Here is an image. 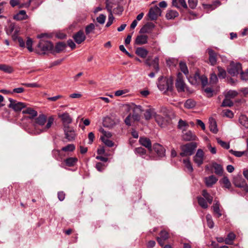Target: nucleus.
I'll list each match as a JSON object with an SVG mask.
<instances>
[{
  "label": "nucleus",
  "instance_id": "nucleus-1",
  "mask_svg": "<svg viewBox=\"0 0 248 248\" xmlns=\"http://www.w3.org/2000/svg\"><path fill=\"white\" fill-rule=\"evenodd\" d=\"M54 118L46 116L44 114H39L32 120L33 128L29 130V133L33 135H39L47 132L54 123Z\"/></svg>",
  "mask_w": 248,
  "mask_h": 248
},
{
  "label": "nucleus",
  "instance_id": "nucleus-2",
  "mask_svg": "<svg viewBox=\"0 0 248 248\" xmlns=\"http://www.w3.org/2000/svg\"><path fill=\"white\" fill-rule=\"evenodd\" d=\"M197 147V144L196 142H191L182 145L180 148L182 151L180 155L183 157L192 155Z\"/></svg>",
  "mask_w": 248,
  "mask_h": 248
},
{
  "label": "nucleus",
  "instance_id": "nucleus-3",
  "mask_svg": "<svg viewBox=\"0 0 248 248\" xmlns=\"http://www.w3.org/2000/svg\"><path fill=\"white\" fill-rule=\"evenodd\" d=\"M172 83V81L164 77H160L158 79L157 86L158 89L165 93L169 90H171Z\"/></svg>",
  "mask_w": 248,
  "mask_h": 248
},
{
  "label": "nucleus",
  "instance_id": "nucleus-4",
  "mask_svg": "<svg viewBox=\"0 0 248 248\" xmlns=\"http://www.w3.org/2000/svg\"><path fill=\"white\" fill-rule=\"evenodd\" d=\"M152 150L153 152L151 154L149 153V158H146V159H156V156L154 155V153H156L159 157H163L165 155L164 148L158 143H155L153 145Z\"/></svg>",
  "mask_w": 248,
  "mask_h": 248
},
{
  "label": "nucleus",
  "instance_id": "nucleus-5",
  "mask_svg": "<svg viewBox=\"0 0 248 248\" xmlns=\"http://www.w3.org/2000/svg\"><path fill=\"white\" fill-rule=\"evenodd\" d=\"M38 48L40 50L39 52L40 54H45L47 51L53 53L54 46L51 42L42 40L38 45Z\"/></svg>",
  "mask_w": 248,
  "mask_h": 248
},
{
  "label": "nucleus",
  "instance_id": "nucleus-6",
  "mask_svg": "<svg viewBox=\"0 0 248 248\" xmlns=\"http://www.w3.org/2000/svg\"><path fill=\"white\" fill-rule=\"evenodd\" d=\"M232 183L237 187H243L244 190L248 192V186L241 175H237L233 177Z\"/></svg>",
  "mask_w": 248,
  "mask_h": 248
},
{
  "label": "nucleus",
  "instance_id": "nucleus-7",
  "mask_svg": "<svg viewBox=\"0 0 248 248\" xmlns=\"http://www.w3.org/2000/svg\"><path fill=\"white\" fill-rule=\"evenodd\" d=\"M176 88L179 92L188 91L186 84L183 79V75L181 73H178L175 83Z\"/></svg>",
  "mask_w": 248,
  "mask_h": 248
},
{
  "label": "nucleus",
  "instance_id": "nucleus-8",
  "mask_svg": "<svg viewBox=\"0 0 248 248\" xmlns=\"http://www.w3.org/2000/svg\"><path fill=\"white\" fill-rule=\"evenodd\" d=\"M242 70V66L240 63L231 62L228 72L232 76H235L240 73Z\"/></svg>",
  "mask_w": 248,
  "mask_h": 248
},
{
  "label": "nucleus",
  "instance_id": "nucleus-9",
  "mask_svg": "<svg viewBox=\"0 0 248 248\" xmlns=\"http://www.w3.org/2000/svg\"><path fill=\"white\" fill-rule=\"evenodd\" d=\"M10 104L8 106L9 108H12L15 111H20L23 108L26 107L25 104L18 102L11 98H9Z\"/></svg>",
  "mask_w": 248,
  "mask_h": 248
},
{
  "label": "nucleus",
  "instance_id": "nucleus-10",
  "mask_svg": "<svg viewBox=\"0 0 248 248\" xmlns=\"http://www.w3.org/2000/svg\"><path fill=\"white\" fill-rule=\"evenodd\" d=\"M63 130L65 135V138L69 141H72L75 140L76 134L73 128L69 125H65L63 127Z\"/></svg>",
  "mask_w": 248,
  "mask_h": 248
},
{
  "label": "nucleus",
  "instance_id": "nucleus-11",
  "mask_svg": "<svg viewBox=\"0 0 248 248\" xmlns=\"http://www.w3.org/2000/svg\"><path fill=\"white\" fill-rule=\"evenodd\" d=\"M161 11L159 7L155 6L150 9L148 16L151 20H155L161 16Z\"/></svg>",
  "mask_w": 248,
  "mask_h": 248
},
{
  "label": "nucleus",
  "instance_id": "nucleus-12",
  "mask_svg": "<svg viewBox=\"0 0 248 248\" xmlns=\"http://www.w3.org/2000/svg\"><path fill=\"white\" fill-rule=\"evenodd\" d=\"M204 157L203 151L202 150L199 149L193 157V160L198 166H200L203 163Z\"/></svg>",
  "mask_w": 248,
  "mask_h": 248
},
{
  "label": "nucleus",
  "instance_id": "nucleus-13",
  "mask_svg": "<svg viewBox=\"0 0 248 248\" xmlns=\"http://www.w3.org/2000/svg\"><path fill=\"white\" fill-rule=\"evenodd\" d=\"M139 142L141 145L147 148L149 153L151 154L152 153V143L149 139L145 137H140Z\"/></svg>",
  "mask_w": 248,
  "mask_h": 248
},
{
  "label": "nucleus",
  "instance_id": "nucleus-14",
  "mask_svg": "<svg viewBox=\"0 0 248 248\" xmlns=\"http://www.w3.org/2000/svg\"><path fill=\"white\" fill-rule=\"evenodd\" d=\"M119 122L120 121L118 119H112L110 117H108L104 120V125L106 127L111 128L119 124Z\"/></svg>",
  "mask_w": 248,
  "mask_h": 248
},
{
  "label": "nucleus",
  "instance_id": "nucleus-15",
  "mask_svg": "<svg viewBox=\"0 0 248 248\" xmlns=\"http://www.w3.org/2000/svg\"><path fill=\"white\" fill-rule=\"evenodd\" d=\"M182 139L185 141L196 140L197 137L191 131H186L182 132Z\"/></svg>",
  "mask_w": 248,
  "mask_h": 248
},
{
  "label": "nucleus",
  "instance_id": "nucleus-16",
  "mask_svg": "<svg viewBox=\"0 0 248 248\" xmlns=\"http://www.w3.org/2000/svg\"><path fill=\"white\" fill-rule=\"evenodd\" d=\"M59 117L61 119L63 126L68 125L72 122V118L71 117L69 114L66 112L59 114Z\"/></svg>",
  "mask_w": 248,
  "mask_h": 248
},
{
  "label": "nucleus",
  "instance_id": "nucleus-17",
  "mask_svg": "<svg viewBox=\"0 0 248 248\" xmlns=\"http://www.w3.org/2000/svg\"><path fill=\"white\" fill-rule=\"evenodd\" d=\"M209 55V62L211 65H215L217 63V53L211 48H208L206 50Z\"/></svg>",
  "mask_w": 248,
  "mask_h": 248
},
{
  "label": "nucleus",
  "instance_id": "nucleus-18",
  "mask_svg": "<svg viewBox=\"0 0 248 248\" xmlns=\"http://www.w3.org/2000/svg\"><path fill=\"white\" fill-rule=\"evenodd\" d=\"M159 59L158 57H155L151 62L150 59L148 58L146 60L145 63L149 66H153L154 69L157 72L159 71Z\"/></svg>",
  "mask_w": 248,
  "mask_h": 248
},
{
  "label": "nucleus",
  "instance_id": "nucleus-19",
  "mask_svg": "<svg viewBox=\"0 0 248 248\" xmlns=\"http://www.w3.org/2000/svg\"><path fill=\"white\" fill-rule=\"evenodd\" d=\"M74 39L77 44H80L85 40L86 36L83 31L80 30L74 35Z\"/></svg>",
  "mask_w": 248,
  "mask_h": 248
},
{
  "label": "nucleus",
  "instance_id": "nucleus-20",
  "mask_svg": "<svg viewBox=\"0 0 248 248\" xmlns=\"http://www.w3.org/2000/svg\"><path fill=\"white\" fill-rule=\"evenodd\" d=\"M148 37L146 35H139L137 36L135 43L138 45L146 44L148 42Z\"/></svg>",
  "mask_w": 248,
  "mask_h": 248
},
{
  "label": "nucleus",
  "instance_id": "nucleus-21",
  "mask_svg": "<svg viewBox=\"0 0 248 248\" xmlns=\"http://www.w3.org/2000/svg\"><path fill=\"white\" fill-rule=\"evenodd\" d=\"M168 238V233L165 231H162L160 233V237H157V241L161 246L164 244V241Z\"/></svg>",
  "mask_w": 248,
  "mask_h": 248
},
{
  "label": "nucleus",
  "instance_id": "nucleus-22",
  "mask_svg": "<svg viewBox=\"0 0 248 248\" xmlns=\"http://www.w3.org/2000/svg\"><path fill=\"white\" fill-rule=\"evenodd\" d=\"M217 178L214 175H211L206 177L204 179L205 184L208 187H211L213 185L216 183Z\"/></svg>",
  "mask_w": 248,
  "mask_h": 248
},
{
  "label": "nucleus",
  "instance_id": "nucleus-23",
  "mask_svg": "<svg viewBox=\"0 0 248 248\" xmlns=\"http://www.w3.org/2000/svg\"><path fill=\"white\" fill-rule=\"evenodd\" d=\"M155 25L152 23H148L144 25L140 31V33H149L154 29Z\"/></svg>",
  "mask_w": 248,
  "mask_h": 248
},
{
  "label": "nucleus",
  "instance_id": "nucleus-24",
  "mask_svg": "<svg viewBox=\"0 0 248 248\" xmlns=\"http://www.w3.org/2000/svg\"><path fill=\"white\" fill-rule=\"evenodd\" d=\"M23 114H28L30 115L29 119H32L37 116V112L31 108H27L22 111Z\"/></svg>",
  "mask_w": 248,
  "mask_h": 248
},
{
  "label": "nucleus",
  "instance_id": "nucleus-25",
  "mask_svg": "<svg viewBox=\"0 0 248 248\" xmlns=\"http://www.w3.org/2000/svg\"><path fill=\"white\" fill-rule=\"evenodd\" d=\"M172 4L173 6L178 8L183 7L186 9L187 8L186 0H172Z\"/></svg>",
  "mask_w": 248,
  "mask_h": 248
},
{
  "label": "nucleus",
  "instance_id": "nucleus-26",
  "mask_svg": "<svg viewBox=\"0 0 248 248\" xmlns=\"http://www.w3.org/2000/svg\"><path fill=\"white\" fill-rule=\"evenodd\" d=\"M156 112L154 108H150L146 110L144 113V118L146 120H149L152 118L155 117Z\"/></svg>",
  "mask_w": 248,
  "mask_h": 248
},
{
  "label": "nucleus",
  "instance_id": "nucleus-27",
  "mask_svg": "<svg viewBox=\"0 0 248 248\" xmlns=\"http://www.w3.org/2000/svg\"><path fill=\"white\" fill-rule=\"evenodd\" d=\"M98 25L97 24H94V23H90L88 25L85 29V31L86 34L88 35L91 33H93L94 32V30L95 29V27H97Z\"/></svg>",
  "mask_w": 248,
  "mask_h": 248
},
{
  "label": "nucleus",
  "instance_id": "nucleus-28",
  "mask_svg": "<svg viewBox=\"0 0 248 248\" xmlns=\"http://www.w3.org/2000/svg\"><path fill=\"white\" fill-rule=\"evenodd\" d=\"M27 15L25 10H21L14 16V18L16 20H22L27 18Z\"/></svg>",
  "mask_w": 248,
  "mask_h": 248
},
{
  "label": "nucleus",
  "instance_id": "nucleus-29",
  "mask_svg": "<svg viewBox=\"0 0 248 248\" xmlns=\"http://www.w3.org/2000/svg\"><path fill=\"white\" fill-rule=\"evenodd\" d=\"M148 53V51L143 47H138L136 50V54L142 58H145L147 56Z\"/></svg>",
  "mask_w": 248,
  "mask_h": 248
},
{
  "label": "nucleus",
  "instance_id": "nucleus-30",
  "mask_svg": "<svg viewBox=\"0 0 248 248\" xmlns=\"http://www.w3.org/2000/svg\"><path fill=\"white\" fill-rule=\"evenodd\" d=\"M240 124L246 128H248V118L245 115H241L239 118Z\"/></svg>",
  "mask_w": 248,
  "mask_h": 248
},
{
  "label": "nucleus",
  "instance_id": "nucleus-31",
  "mask_svg": "<svg viewBox=\"0 0 248 248\" xmlns=\"http://www.w3.org/2000/svg\"><path fill=\"white\" fill-rule=\"evenodd\" d=\"M235 237L236 236L233 232H231L229 233V234L227 235V237L225 239V243L227 245L232 244L233 241L235 238Z\"/></svg>",
  "mask_w": 248,
  "mask_h": 248
},
{
  "label": "nucleus",
  "instance_id": "nucleus-32",
  "mask_svg": "<svg viewBox=\"0 0 248 248\" xmlns=\"http://www.w3.org/2000/svg\"><path fill=\"white\" fill-rule=\"evenodd\" d=\"M215 202H216L213 206L214 213L217 216V217H219L222 215L219 209V203L218 201H215Z\"/></svg>",
  "mask_w": 248,
  "mask_h": 248
},
{
  "label": "nucleus",
  "instance_id": "nucleus-33",
  "mask_svg": "<svg viewBox=\"0 0 248 248\" xmlns=\"http://www.w3.org/2000/svg\"><path fill=\"white\" fill-rule=\"evenodd\" d=\"M178 127L179 129L182 130V132L186 131L189 127V124L185 121L180 119L179 121Z\"/></svg>",
  "mask_w": 248,
  "mask_h": 248
},
{
  "label": "nucleus",
  "instance_id": "nucleus-34",
  "mask_svg": "<svg viewBox=\"0 0 248 248\" xmlns=\"http://www.w3.org/2000/svg\"><path fill=\"white\" fill-rule=\"evenodd\" d=\"M154 118L156 122L161 127H164L165 125V121L164 118L161 116L160 115L157 114L156 113Z\"/></svg>",
  "mask_w": 248,
  "mask_h": 248
},
{
  "label": "nucleus",
  "instance_id": "nucleus-35",
  "mask_svg": "<svg viewBox=\"0 0 248 248\" xmlns=\"http://www.w3.org/2000/svg\"><path fill=\"white\" fill-rule=\"evenodd\" d=\"M209 129L214 133H217L218 132L216 122L213 119L210 120Z\"/></svg>",
  "mask_w": 248,
  "mask_h": 248
},
{
  "label": "nucleus",
  "instance_id": "nucleus-36",
  "mask_svg": "<svg viewBox=\"0 0 248 248\" xmlns=\"http://www.w3.org/2000/svg\"><path fill=\"white\" fill-rule=\"evenodd\" d=\"M66 47V45L64 43L60 42L56 44L55 49H53V53H59L63 50Z\"/></svg>",
  "mask_w": 248,
  "mask_h": 248
},
{
  "label": "nucleus",
  "instance_id": "nucleus-37",
  "mask_svg": "<svg viewBox=\"0 0 248 248\" xmlns=\"http://www.w3.org/2000/svg\"><path fill=\"white\" fill-rule=\"evenodd\" d=\"M178 13L175 10H168L166 13V17L168 19H172L177 17Z\"/></svg>",
  "mask_w": 248,
  "mask_h": 248
},
{
  "label": "nucleus",
  "instance_id": "nucleus-38",
  "mask_svg": "<svg viewBox=\"0 0 248 248\" xmlns=\"http://www.w3.org/2000/svg\"><path fill=\"white\" fill-rule=\"evenodd\" d=\"M77 157H69L65 160V164L69 167L74 166L78 162Z\"/></svg>",
  "mask_w": 248,
  "mask_h": 248
},
{
  "label": "nucleus",
  "instance_id": "nucleus-39",
  "mask_svg": "<svg viewBox=\"0 0 248 248\" xmlns=\"http://www.w3.org/2000/svg\"><path fill=\"white\" fill-rule=\"evenodd\" d=\"M0 70L7 73H11L13 72V68L8 65L0 64Z\"/></svg>",
  "mask_w": 248,
  "mask_h": 248
},
{
  "label": "nucleus",
  "instance_id": "nucleus-40",
  "mask_svg": "<svg viewBox=\"0 0 248 248\" xmlns=\"http://www.w3.org/2000/svg\"><path fill=\"white\" fill-rule=\"evenodd\" d=\"M213 167L215 170L216 174L218 175H221L222 174L223 168L220 165L215 163L213 164Z\"/></svg>",
  "mask_w": 248,
  "mask_h": 248
},
{
  "label": "nucleus",
  "instance_id": "nucleus-41",
  "mask_svg": "<svg viewBox=\"0 0 248 248\" xmlns=\"http://www.w3.org/2000/svg\"><path fill=\"white\" fill-rule=\"evenodd\" d=\"M135 152L137 154H139L140 155L143 156L144 158H149V155H145L146 151L142 147H138L135 149Z\"/></svg>",
  "mask_w": 248,
  "mask_h": 248
},
{
  "label": "nucleus",
  "instance_id": "nucleus-42",
  "mask_svg": "<svg viewBox=\"0 0 248 248\" xmlns=\"http://www.w3.org/2000/svg\"><path fill=\"white\" fill-rule=\"evenodd\" d=\"M202 195L207 201L209 204H211L212 202L213 198L206 190H202Z\"/></svg>",
  "mask_w": 248,
  "mask_h": 248
},
{
  "label": "nucleus",
  "instance_id": "nucleus-43",
  "mask_svg": "<svg viewBox=\"0 0 248 248\" xmlns=\"http://www.w3.org/2000/svg\"><path fill=\"white\" fill-rule=\"evenodd\" d=\"M100 139L106 146L109 147H111L114 146V142L106 137H101Z\"/></svg>",
  "mask_w": 248,
  "mask_h": 248
},
{
  "label": "nucleus",
  "instance_id": "nucleus-44",
  "mask_svg": "<svg viewBox=\"0 0 248 248\" xmlns=\"http://www.w3.org/2000/svg\"><path fill=\"white\" fill-rule=\"evenodd\" d=\"M196 105V102L192 99H188L185 103V107L187 108H192Z\"/></svg>",
  "mask_w": 248,
  "mask_h": 248
},
{
  "label": "nucleus",
  "instance_id": "nucleus-45",
  "mask_svg": "<svg viewBox=\"0 0 248 248\" xmlns=\"http://www.w3.org/2000/svg\"><path fill=\"white\" fill-rule=\"evenodd\" d=\"M233 105V102L231 100L230 98L225 96V99L222 103V107H231Z\"/></svg>",
  "mask_w": 248,
  "mask_h": 248
},
{
  "label": "nucleus",
  "instance_id": "nucleus-46",
  "mask_svg": "<svg viewBox=\"0 0 248 248\" xmlns=\"http://www.w3.org/2000/svg\"><path fill=\"white\" fill-rule=\"evenodd\" d=\"M206 221L208 226L210 228H213L214 226V223L212 219V217L210 214H207L206 216Z\"/></svg>",
  "mask_w": 248,
  "mask_h": 248
},
{
  "label": "nucleus",
  "instance_id": "nucleus-47",
  "mask_svg": "<svg viewBox=\"0 0 248 248\" xmlns=\"http://www.w3.org/2000/svg\"><path fill=\"white\" fill-rule=\"evenodd\" d=\"M180 68L182 72H183L186 75L188 73V70L186 63L184 62H180L179 63Z\"/></svg>",
  "mask_w": 248,
  "mask_h": 248
},
{
  "label": "nucleus",
  "instance_id": "nucleus-48",
  "mask_svg": "<svg viewBox=\"0 0 248 248\" xmlns=\"http://www.w3.org/2000/svg\"><path fill=\"white\" fill-rule=\"evenodd\" d=\"M217 142L223 148L226 149H228L230 148V144L229 143L223 141L219 138L216 139Z\"/></svg>",
  "mask_w": 248,
  "mask_h": 248
},
{
  "label": "nucleus",
  "instance_id": "nucleus-49",
  "mask_svg": "<svg viewBox=\"0 0 248 248\" xmlns=\"http://www.w3.org/2000/svg\"><path fill=\"white\" fill-rule=\"evenodd\" d=\"M198 201L199 205L203 208L206 209L208 207V204L204 198H198Z\"/></svg>",
  "mask_w": 248,
  "mask_h": 248
},
{
  "label": "nucleus",
  "instance_id": "nucleus-50",
  "mask_svg": "<svg viewBox=\"0 0 248 248\" xmlns=\"http://www.w3.org/2000/svg\"><path fill=\"white\" fill-rule=\"evenodd\" d=\"M75 149V146L73 144H70L62 148V151L64 152H72Z\"/></svg>",
  "mask_w": 248,
  "mask_h": 248
},
{
  "label": "nucleus",
  "instance_id": "nucleus-51",
  "mask_svg": "<svg viewBox=\"0 0 248 248\" xmlns=\"http://www.w3.org/2000/svg\"><path fill=\"white\" fill-rule=\"evenodd\" d=\"M221 182L224 184V186L226 188L229 189L231 187V184L229 179L227 177H223V178L221 180Z\"/></svg>",
  "mask_w": 248,
  "mask_h": 248
},
{
  "label": "nucleus",
  "instance_id": "nucleus-52",
  "mask_svg": "<svg viewBox=\"0 0 248 248\" xmlns=\"http://www.w3.org/2000/svg\"><path fill=\"white\" fill-rule=\"evenodd\" d=\"M106 19V16L105 15L100 14L98 17H97L96 21L98 23L103 25L105 23Z\"/></svg>",
  "mask_w": 248,
  "mask_h": 248
},
{
  "label": "nucleus",
  "instance_id": "nucleus-53",
  "mask_svg": "<svg viewBox=\"0 0 248 248\" xmlns=\"http://www.w3.org/2000/svg\"><path fill=\"white\" fill-rule=\"evenodd\" d=\"M183 162L187 170L189 172H192L193 171V167L189 159H184Z\"/></svg>",
  "mask_w": 248,
  "mask_h": 248
},
{
  "label": "nucleus",
  "instance_id": "nucleus-54",
  "mask_svg": "<svg viewBox=\"0 0 248 248\" xmlns=\"http://www.w3.org/2000/svg\"><path fill=\"white\" fill-rule=\"evenodd\" d=\"M52 154L53 156L57 160H61L62 159V157L61 156V151L58 150H54L52 151Z\"/></svg>",
  "mask_w": 248,
  "mask_h": 248
},
{
  "label": "nucleus",
  "instance_id": "nucleus-55",
  "mask_svg": "<svg viewBox=\"0 0 248 248\" xmlns=\"http://www.w3.org/2000/svg\"><path fill=\"white\" fill-rule=\"evenodd\" d=\"M218 71V76L219 78H224L226 77V71L220 67H217Z\"/></svg>",
  "mask_w": 248,
  "mask_h": 248
},
{
  "label": "nucleus",
  "instance_id": "nucleus-56",
  "mask_svg": "<svg viewBox=\"0 0 248 248\" xmlns=\"http://www.w3.org/2000/svg\"><path fill=\"white\" fill-rule=\"evenodd\" d=\"M237 94H238V93L236 91H233V90H230L227 93L225 96H226L227 97H228L229 98H231L235 97V96H236L237 95Z\"/></svg>",
  "mask_w": 248,
  "mask_h": 248
},
{
  "label": "nucleus",
  "instance_id": "nucleus-57",
  "mask_svg": "<svg viewBox=\"0 0 248 248\" xmlns=\"http://www.w3.org/2000/svg\"><path fill=\"white\" fill-rule=\"evenodd\" d=\"M218 81L217 76L215 73L211 74L210 78V83L211 84H216Z\"/></svg>",
  "mask_w": 248,
  "mask_h": 248
},
{
  "label": "nucleus",
  "instance_id": "nucleus-58",
  "mask_svg": "<svg viewBox=\"0 0 248 248\" xmlns=\"http://www.w3.org/2000/svg\"><path fill=\"white\" fill-rule=\"evenodd\" d=\"M223 115L227 117L232 118L233 117V113L229 109H225L222 111Z\"/></svg>",
  "mask_w": 248,
  "mask_h": 248
},
{
  "label": "nucleus",
  "instance_id": "nucleus-59",
  "mask_svg": "<svg viewBox=\"0 0 248 248\" xmlns=\"http://www.w3.org/2000/svg\"><path fill=\"white\" fill-rule=\"evenodd\" d=\"M198 3L197 0H188V4L189 7L191 9H194L196 7Z\"/></svg>",
  "mask_w": 248,
  "mask_h": 248
},
{
  "label": "nucleus",
  "instance_id": "nucleus-60",
  "mask_svg": "<svg viewBox=\"0 0 248 248\" xmlns=\"http://www.w3.org/2000/svg\"><path fill=\"white\" fill-rule=\"evenodd\" d=\"M114 19V17L113 16V14H109L108 17V21L106 25V27H109V26H110L111 24L113 23Z\"/></svg>",
  "mask_w": 248,
  "mask_h": 248
},
{
  "label": "nucleus",
  "instance_id": "nucleus-61",
  "mask_svg": "<svg viewBox=\"0 0 248 248\" xmlns=\"http://www.w3.org/2000/svg\"><path fill=\"white\" fill-rule=\"evenodd\" d=\"M100 132H101L103 136L102 137H106L107 139L110 138L112 136V134L110 132L106 131L103 128H101L99 130Z\"/></svg>",
  "mask_w": 248,
  "mask_h": 248
},
{
  "label": "nucleus",
  "instance_id": "nucleus-62",
  "mask_svg": "<svg viewBox=\"0 0 248 248\" xmlns=\"http://www.w3.org/2000/svg\"><path fill=\"white\" fill-rule=\"evenodd\" d=\"M32 41L31 38H28L26 42V46L28 50L30 52L32 51L33 49L32 48Z\"/></svg>",
  "mask_w": 248,
  "mask_h": 248
},
{
  "label": "nucleus",
  "instance_id": "nucleus-63",
  "mask_svg": "<svg viewBox=\"0 0 248 248\" xmlns=\"http://www.w3.org/2000/svg\"><path fill=\"white\" fill-rule=\"evenodd\" d=\"M230 152L236 157H241L245 154V152L235 151L232 150H230Z\"/></svg>",
  "mask_w": 248,
  "mask_h": 248
},
{
  "label": "nucleus",
  "instance_id": "nucleus-64",
  "mask_svg": "<svg viewBox=\"0 0 248 248\" xmlns=\"http://www.w3.org/2000/svg\"><path fill=\"white\" fill-rule=\"evenodd\" d=\"M128 92V90L127 89L117 90L115 92V95L117 96H121L125 93H127Z\"/></svg>",
  "mask_w": 248,
  "mask_h": 248
}]
</instances>
